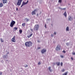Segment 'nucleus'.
Listing matches in <instances>:
<instances>
[{"label": "nucleus", "mask_w": 75, "mask_h": 75, "mask_svg": "<svg viewBox=\"0 0 75 75\" xmlns=\"http://www.w3.org/2000/svg\"><path fill=\"white\" fill-rule=\"evenodd\" d=\"M25 45L26 47H30L33 45V42L31 41L26 42L25 43Z\"/></svg>", "instance_id": "nucleus-1"}, {"label": "nucleus", "mask_w": 75, "mask_h": 75, "mask_svg": "<svg viewBox=\"0 0 75 75\" xmlns=\"http://www.w3.org/2000/svg\"><path fill=\"white\" fill-rule=\"evenodd\" d=\"M22 1L23 0H18L17 5V6H21Z\"/></svg>", "instance_id": "nucleus-2"}, {"label": "nucleus", "mask_w": 75, "mask_h": 75, "mask_svg": "<svg viewBox=\"0 0 75 75\" xmlns=\"http://www.w3.org/2000/svg\"><path fill=\"white\" fill-rule=\"evenodd\" d=\"M15 24H16V22L13 21H11L10 24V26L11 27H13Z\"/></svg>", "instance_id": "nucleus-3"}, {"label": "nucleus", "mask_w": 75, "mask_h": 75, "mask_svg": "<svg viewBox=\"0 0 75 75\" xmlns=\"http://www.w3.org/2000/svg\"><path fill=\"white\" fill-rule=\"evenodd\" d=\"M35 28L36 29V31L38 30V28H39V25H36L34 27V29L35 30Z\"/></svg>", "instance_id": "nucleus-4"}, {"label": "nucleus", "mask_w": 75, "mask_h": 75, "mask_svg": "<svg viewBox=\"0 0 75 75\" xmlns=\"http://www.w3.org/2000/svg\"><path fill=\"white\" fill-rule=\"evenodd\" d=\"M28 3V0H27V1L26 2H23L22 3V5H21V7H23V6H24V5H25V4H27V3Z\"/></svg>", "instance_id": "nucleus-5"}, {"label": "nucleus", "mask_w": 75, "mask_h": 75, "mask_svg": "<svg viewBox=\"0 0 75 75\" xmlns=\"http://www.w3.org/2000/svg\"><path fill=\"white\" fill-rule=\"evenodd\" d=\"M11 41L12 42H16V36L15 35H14L13 38H12Z\"/></svg>", "instance_id": "nucleus-6"}, {"label": "nucleus", "mask_w": 75, "mask_h": 75, "mask_svg": "<svg viewBox=\"0 0 75 75\" xmlns=\"http://www.w3.org/2000/svg\"><path fill=\"white\" fill-rule=\"evenodd\" d=\"M47 51V50L45 49H43L42 50L41 52L42 54H44L45 52H46Z\"/></svg>", "instance_id": "nucleus-7"}, {"label": "nucleus", "mask_w": 75, "mask_h": 75, "mask_svg": "<svg viewBox=\"0 0 75 75\" xmlns=\"http://www.w3.org/2000/svg\"><path fill=\"white\" fill-rule=\"evenodd\" d=\"M60 47V46L59 45H58L57 46L56 48V50L57 51H58V50H60V48L59 47Z\"/></svg>", "instance_id": "nucleus-8"}, {"label": "nucleus", "mask_w": 75, "mask_h": 75, "mask_svg": "<svg viewBox=\"0 0 75 75\" xmlns=\"http://www.w3.org/2000/svg\"><path fill=\"white\" fill-rule=\"evenodd\" d=\"M35 11H36V10L35 9L33 11H32V15H34L35 14Z\"/></svg>", "instance_id": "nucleus-9"}, {"label": "nucleus", "mask_w": 75, "mask_h": 75, "mask_svg": "<svg viewBox=\"0 0 75 75\" xmlns=\"http://www.w3.org/2000/svg\"><path fill=\"white\" fill-rule=\"evenodd\" d=\"M2 1L3 3H4V4H5V3H7V0H2Z\"/></svg>", "instance_id": "nucleus-10"}, {"label": "nucleus", "mask_w": 75, "mask_h": 75, "mask_svg": "<svg viewBox=\"0 0 75 75\" xmlns=\"http://www.w3.org/2000/svg\"><path fill=\"white\" fill-rule=\"evenodd\" d=\"M3 6H4L3 4V3H2L1 2L0 3V7H2Z\"/></svg>", "instance_id": "nucleus-11"}, {"label": "nucleus", "mask_w": 75, "mask_h": 75, "mask_svg": "<svg viewBox=\"0 0 75 75\" xmlns=\"http://www.w3.org/2000/svg\"><path fill=\"white\" fill-rule=\"evenodd\" d=\"M72 20V18L71 17H69V20L70 21H71Z\"/></svg>", "instance_id": "nucleus-12"}, {"label": "nucleus", "mask_w": 75, "mask_h": 75, "mask_svg": "<svg viewBox=\"0 0 75 75\" xmlns=\"http://www.w3.org/2000/svg\"><path fill=\"white\" fill-rule=\"evenodd\" d=\"M56 64H57L58 66H59L60 65V63L59 62H56Z\"/></svg>", "instance_id": "nucleus-13"}, {"label": "nucleus", "mask_w": 75, "mask_h": 75, "mask_svg": "<svg viewBox=\"0 0 75 75\" xmlns=\"http://www.w3.org/2000/svg\"><path fill=\"white\" fill-rule=\"evenodd\" d=\"M67 74H68V72H66L64 74H63L62 75H67Z\"/></svg>", "instance_id": "nucleus-14"}, {"label": "nucleus", "mask_w": 75, "mask_h": 75, "mask_svg": "<svg viewBox=\"0 0 75 75\" xmlns=\"http://www.w3.org/2000/svg\"><path fill=\"white\" fill-rule=\"evenodd\" d=\"M22 26H23V27H24L25 26V23H23L22 24Z\"/></svg>", "instance_id": "nucleus-15"}, {"label": "nucleus", "mask_w": 75, "mask_h": 75, "mask_svg": "<svg viewBox=\"0 0 75 75\" xmlns=\"http://www.w3.org/2000/svg\"><path fill=\"white\" fill-rule=\"evenodd\" d=\"M64 16L66 17H67V14H66V11H65L64 13Z\"/></svg>", "instance_id": "nucleus-16"}, {"label": "nucleus", "mask_w": 75, "mask_h": 75, "mask_svg": "<svg viewBox=\"0 0 75 75\" xmlns=\"http://www.w3.org/2000/svg\"><path fill=\"white\" fill-rule=\"evenodd\" d=\"M0 40L1 42H4V41L3 40V39L2 38L0 39Z\"/></svg>", "instance_id": "nucleus-17"}, {"label": "nucleus", "mask_w": 75, "mask_h": 75, "mask_svg": "<svg viewBox=\"0 0 75 75\" xmlns=\"http://www.w3.org/2000/svg\"><path fill=\"white\" fill-rule=\"evenodd\" d=\"M17 29H18V28L16 27H15L13 28V30H17Z\"/></svg>", "instance_id": "nucleus-18"}, {"label": "nucleus", "mask_w": 75, "mask_h": 75, "mask_svg": "<svg viewBox=\"0 0 75 75\" xmlns=\"http://www.w3.org/2000/svg\"><path fill=\"white\" fill-rule=\"evenodd\" d=\"M66 31H69V27H67L66 28Z\"/></svg>", "instance_id": "nucleus-19"}, {"label": "nucleus", "mask_w": 75, "mask_h": 75, "mask_svg": "<svg viewBox=\"0 0 75 75\" xmlns=\"http://www.w3.org/2000/svg\"><path fill=\"white\" fill-rule=\"evenodd\" d=\"M19 32L20 34H21V33H22V32H23V31H22V30H19Z\"/></svg>", "instance_id": "nucleus-20"}, {"label": "nucleus", "mask_w": 75, "mask_h": 75, "mask_svg": "<svg viewBox=\"0 0 75 75\" xmlns=\"http://www.w3.org/2000/svg\"><path fill=\"white\" fill-rule=\"evenodd\" d=\"M48 69L50 71V72H51V67H49L48 68Z\"/></svg>", "instance_id": "nucleus-21"}, {"label": "nucleus", "mask_w": 75, "mask_h": 75, "mask_svg": "<svg viewBox=\"0 0 75 75\" xmlns=\"http://www.w3.org/2000/svg\"><path fill=\"white\" fill-rule=\"evenodd\" d=\"M59 2L61 3V2H62V0H59Z\"/></svg>", "instance_id": "nucleus-22"}, {"label": "nucleus", "mask_w": 75, "mask_h": 75, "mask_svg": "<svg viewBox=\"0 0 75 75\" xmlns=\"http://www.w3.org/2000/svg\"><path fill=\"white\" fill-rule=\"evenodd\" d=\"M32 35H33V34H31L30 35H29V37H31V36H32Z\"/></svg>", "instance_id": "nucleus-23"}, {"label": "nucleus", "mask_w": 75, "mask_h": 75, "mask_svg": "<svg viewBox=\"0 0 75 75\" xmlns=\"http://www.w3.org/2000/svg\"><path fill=\"white\" fill-rule=\"evenodd\" d=\"M60 57L61 58H64V56H63L62 55H60Z\"/></svg>", "instance_id": "nucleus-24"}, {"label": "nucleus", "mask_w": 75, "mask_h": 75, "mask_svg": "<svg viewBox=\"0 0 75 75\" xmlns=\"http://www.w3.org/2000/svg\"><path fill=\"white\" fill-rule=\"evenodd\" d=\"M62 72H64V71H65V69H62Z\"/></svg>", "instance_id": "nucleus-25"}, {"label": "nucleus", "mask_w": 75, "mask_h": 75, "mask_svg": "<svg viewBox=\"0 0 75 75\" xmlns=\"http://www.w3.org/2000/svg\"><path fill=\"white\" fill-rule=\"evenodd\" d=\"M72 55H75V52H73L72 53Z\"/></svg>", "instance_id": "nucleus-26"}, {"label": "nucleus", "mask_w": 75, "mask_h": 75, "mask_svg": "<svg viewBox=\"0 0 75 75\" xmlns=\"http://www.w3.org/2000/svg\"><path fill=\"white\" fill-rule=\"evenodd\" d=\"M16 11H18V8H16Z\"/></svg>", "instance_id": "nucleus-27"}, {"label": "nucleus", "mask_w": 75, "mask_h": 75, "mask_svg": "<svg viewBox=\"0 0 75 75\" xmlns=\"http://www.w3.org/2000/svg\"><path fill=\"white\" fill-rule=\"evenodd\" d=\"M62 65H63V64L62 63V62L61 63V66H62Z\"/></svg>", "instance_id": "nucleus-28"}, {"label": "nucleus", "mask_w": 75, "mask_h": 75, "mask_svg": "<svg viewBox=\"0 0 75 75\" xmlns=\"http://www.w3.org/2000/svg\"><path fill=\"white\" fill-rule=\"evenodd\" d=\"M0 75H2V72H0Z\"/></svg>", "instance_id": "nucleus-29"}, {"label": "nucleus", "mask_w": 75, "mask_h": 75, "mask_svg": "<svg viewBox=\"0 0 75 75\" xmlns=\"http://www.w3.org/2000/svg\"><path fill=\"white\" fill-rule=\"evenodd\" d=\"M63 52H64V53H65V52H65V50H64L63 51Z\"/></svg>", "instance_id": "nucleus-30"}, {"label": "nucleus", "mask_w": 75, "mask_h": 75, "mask_svg": "<svg viewBox=\"0 0 75 75\" xmlns=\"http://www.w3.org/2000/svg\"><path fill=\"white\" fill-rule=\"evenodd\" d=\"M41 64V63H40V62H39L38 63V65H40Z\"/></svg>", "instance_id": "nucleus-31"}, {"label": "nucleus", "mask_w": 75, "mask_h": 75, "mask_svg": "<svg viewBox=\"0 0 75 75\" xmlns=\"http://www.w3.org/2000/svg\"><path fill=\"white\" fill-rule=\"evenodd\" d=\"M26 21H28V19H26Z\"/></svg>", "instance_id": "nucleus-32"}, {"label": "nucleus", "mask_w": 75, "mask_h": 75, "mask_svg": "<svg viewBox=\"0 0 75 75\" xmlns=\"http://www.w3.org/2000/svg\"><path fill=\"white\" fill-rule=\"evenodd\" d=\"M54 35H56V32H54Z\"/></svg>", "instance_id": "nucleus-33"}, {"label": "nucleus", "mask_w": 75, "mask_h": 75, "mask_svg": "<svg viewBox=\"0 0 75 75\" xmlns=\"http://www.w3.org/2000/svg\"><path fill=\"white\" fill-rule=\"evenodd\" d=\"M71 58L72 60H74V58L72 57H71Z\"/></svg>", "instance_id": "nucleus-34"}, {"label": "nucleus", "mask_w": 75, "mask_h": 75, "mask_svg": "<svg viewBox=\"0 0 75 75\" xmlns=\"http://www.w3.org/2000/svg\"><path fill=\"white\" fill-rule=\"evenodd\" d=\"M28 67V65H26V66H25V67Z\"/></svg>", "instance_id": "nucleus-35"}, {"label": "nucleus", "mask_w": 75, "mask_h": 75, "mask_svg": "<svg viewBox=\"0 0 75 75\" xmlns=\"http://www.w3.org/2000/svg\"><path fill=\"white\" fill-rule=\"evenodd\" d=\"M65 9H66V8H63V10H65Z\"/></svg>", "instance_id": "nucleus-36"}, {"label": "nucleus", "mask_w": 75, "mask_h": 75, "mask_svg": "<svg viewBox=\"0 0 75 75\" xmlns=\"http://www.w3.org/2000/svg\"><path fill=\"white\" fill-rule=\"evenodd\" d=\"M40 48H41V47H38V49H40Z\"/></svg>", "instance_id": "nucleus-37"}, {"label": "nucleus", "mask_w": 75, "mask_h": 75, "mask_svg": "<svg viewBox=\"0 0 75 75\" xmlns=\"http://www.w3.org/2000/svg\"><path fill=\"white\" fill-rule=\"evenodd\" d=\"M45 28H46V24H45Z\"/></svg>", "instance_id": "nucleus-38"}, {"label": "nucleus", "mask_w": 75, "mask_h": 75, "mask_svg": "<svg viewBox=\"0 0 75 75\" xmlns=\"http://www.w3.org/2000/svg\"><path fill=\"white\" fill-rule=\"evenodd\" d=\"M51 36L52 37H53V35H51Z\"/></svg>", "instance_id": "nucleus-39"}, {"label": "nucleus", "mask_w": 75, "mask_h": 75, "mask_svg": "<svg viewBox=\"0 0 75 75\" xmlns=\"http://www.w3.org/2000/svg\"><path fill=\"white\" fill-rule=\"evenodd\" d=\"M38 41V42H40V41Z\"/></svg>", "instance_id": "nucleus-40"}, {"label": "nucleus", "mask_w": 75, "mask_h": 75, "mask_svg": "<svg viewBox=\"0 0 75 75\" xmlns=\"http://www.w3.org/2000/svg\"><path fill=\"white\" fill-rule=\"evenodd\" d=\"M6 61H8V60H7Z\"/></svg>", "instance_id": "nucleus-41"}, {"label": "nucleus", "mask_w": 75, "mask_h": 75, "mask_svg": "<svg viewBox=\"0 0 75 75\" xmlns=\"http://www.w3.org/2000/svg\"><path fill=\"white\" fill-rule=\"evenodd\" d=\"M11 75H12V74H11Z\"/></svg>", "instance_id": "nucleus-42"}]
</instances>
